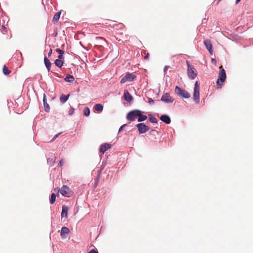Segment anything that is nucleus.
Segmentation results:
<instances>
[{"label":"nucleus","instance_id":"f257e3e1","mask_svg":"<svg viewBox=\"0 0 253 253\" xmlns=\"http://www.w3.org/2000/svg\"><path fill=\"white\" fill-rule=\"evenodd\" d=\"M220 71L218 73V79L216 81V84L218 88H221L222 84L225 82L226 79V75L225 70L223 68L222 66L219 67Z\"/></svg>","mask_w":253,"mask_h":253},{"label":"nucleus","instance_id":"f03ea898","mask_svg":"<svg viewBox=\"0 0 253 253\" xmlns=\"http://www.w3.org/2000/svg\"><path fill=\"white\" fill-rule=\"evenodd\" d=\"M54 191L57 192V196H59V192H60L61 194L63 195V196L67 197H71L73 195V192L71 190V189L68 187L66 185H63L61 189H60L59 188H55L54 189Z\"/></svg>","mask_w":253,"mask_h":253},{"label":"nucleus","instance_id":"7ed1b4c3","mask_svg":"<svg viewBox=\"0 0 253 253\" xmlns=\"http://www.w3.org/2000/svg\"><path fill=\"white\" fill-rule=\"evenodd\" d=\"M193 99L197 103L200 102V84L196 81L194 88Z\"/></svg>","mask_w":253,"mask_h":253},{"label":"nucleus","instance_id":"20e7f679","mask_svg":"<svg viewBox=\"0 0 253 253\" xmlns=\"http://www.w3.org/2000/svg\"><path fill=\"white\" fill-rule=\"evenodd\" d=\"M186 63L188 66L187 69V74L189 78L193 80L196 78L197 74L196 73V71L194 69V67L190 65L189 62L188 61H186Z\"/></svg>","mask_w":253,"mask_h":253},{"label":"nucleus","instance_id":"39448f33","mask_svg":"<svg viewBox=\"0 0 253 253\" xmlns=\"http://www.w3.org/2000/svg\"><path fill=\"white\" fill-rule=\"evenodd\" d=\"M175 92L179 96L184 98H189L190 97V94L185 90L181 89L179 87L176 86L175 88Z\"/></svg>","mask_w":253,"mask_h":253},{"label":"nucleus","instance_id":"423d86ee","mask_svg":"<svg viewBox=\"0 0 253 253\" xmlns=\"http://www.w3.org/2000/svg\"><path fill=\"white\" fill-rule=\"evenodd\" d=\"M136 76L132 73H127L124 77H123L121 80V84H124L126 82H132L135 78Z\"/></svg>","mask_w":253,"mask_h":253},{"label":"nucleus","instance_id":"0eeeda50","mask_svg":"<svg viewBox=\"0 0 253 253\" xmlns=\"http://www.w3.org/2000/svg\"><path fill=\"white\" fill-rule=\"evenodd\" d=\"M139 114H140V110H133L132 111H130V112H129L127 114V115L126 116V119L130 121H133L137 117H138V116Z\"/></svg>","mask_w":253,"mask_h":253},{"label":"nucleus","instance_id":"6e6552de","mask_svg":"<svg viewBox=\"0 0 253 253\" xmlns=\"http://www.w3.org/2000/svg\"><path fill=\"white\" fill-rule=\"evenodd\" d=\"M139 133L142 134L146 132L149 129V127L145 125L144 123H140L136 125Z\"/></svg>","mask_w":253,"mask_h":253},{"label":"nucleus","instance_id":"1a4fd4ad","mask_svg":"<svg viewBox=\"0 0 253 253\" xmlns=\"http://www.w3.org/2000/svg\"><path fill=\"white\" fill-rule=\"evenodd\" d=\"M161 100L163 102L169 103L172 102L174 99L170 96L169 93H165L162 95Z\"/></svg>","mask_w":253,"mask_h":253},{"label":"nucleus","instance_id":"9d476101","mask_svg":"<svg viewBox=\"0 0 253 253\" xmlns=\"http://www.w3.org/2000/svg\"><path fill=\"white\" fill-rule=\"evenodd\" d=\"M111 147V144L109 143H104L101 145L100 148L99 149V152L102 154H104V153L109 149Z\"/></svg>","mask_w":253,"mask_h":253},{"label":"nucleus","instance_id":"9b49d317","mask_svg":"<svg viewBox=\"0 0 253 253\" xmlns=\"http://www.w3.org/2000/svg\"><path fill=\"white\" fill-rule=\"evenodd\" d=\"M204 44L206 46L207 49L209 50V52L211 55L212 54V45L211 41L209 40H206L204 41Z\"/></svg>","mask_w":253,"mask_h":253},{"label":"nucleus","instance_id":"f8f14e48","mask_svg":"<svg viewBox=\"0 0 253 253\" xmlns=\"http://www.w3.org/2000/svg\"><path fill=\"white\" fill-rule=\"evenodd\" d=\"M70 232L69 229L67 227H63L61 230L60 235L62 238H66V235L68 234Z\"/></svg>","mask_w":253,"mask_h":253},{"label":"nucleus","instance_id":"ddd939ff","mask_svg":"<svg viewBox=\"0 0 253 253\" xmlns=\"http://www.w3.org/2000/svg\"><path fill=\"white\" fill-rule=\"evenodd\" d=\"M160 120L167 124H170L171 122L169 117L167 115H162L160 117Z\"/></svg>","mask_w":253,"mask_h":253},{"label":"nucleus","instance_id":"4468645a","mask_svg":"<svg viewBox=\"0 0 253 253\" xmlns=\"http://www.w3.org/2000/svg\"><path fill=\"white\" fill-rule=\"evenodd\" d=\"M124 98V99L127 102H130L133 99L132 96L129 94L127 90H125Z\"/></svg>","mask_w":253,"mask_h":253},{"label":"nucleus","instance_id":"2eb2a0df","mask_svg":"<svg viewBox=\"0 0 253 253\" xmlns=\"http://www.w3.org/2000/svg\"><path fill=\"white\" fill-rule=\"evenodd\" d=\"M68 211V208L65 205L63 206L61 212V217H66L67 216Z\"/></svg>","mask_w":253,"mask_h":253},{"label":"nucleus","instance_id":"dca6fc26","mask_svg":"<svg viewBox=\"0 0 253 253\" xmlns=\"http://www.w3.org/2000/svg\"><path fill=\"white\" fill-rule=\"evenodd\" d=\"M43 102L45 111L47 112H49L50 108L48 104L46 102V96L45 94H44L43 95Z\"/></svg>","mask_w":253,"mask_h":253},{"label":"nucleus","instance_id":"f3484780","mask_svg":"<svg viewBox=\"0 0 253 253\" xmlns=\"http://www.w3.org/2000/svg\"><path fill=\"white\" fill-rule=\"evenodd\" d=\"M44 62L48 71H49L50 70L51 64L46 57H44Z\"/></svg>","mask_w":253,"mask_h":253},{"label":"nucleus","instance_id":"a211bd4d","mask_svg":"<svg viewBox=\"0 0 253 253\" xmlns=\"http://www.w3.org/2000/svg\"><path fill=\"white\" fill-rule=\"evenodd\" d=\"M61 13V11H59V12H56L54 14L53 19H52V21L54 23H56L58 21V20L60 18V17Z\"/></svg>","mask_w":253,"mask_h":253},{"label":"nucleus","instance_id":"6ab92c4d","mask_svg":"<svg viewBox=\"0 0 253 253\" xmlns=\"http://www.w3.org/2000/svg\"><path fill=\"white\" fill-rule=\"evenodd\" d=\"M94 109L98 112H102L103 109V106L101 104H96L94 106Z\"/></svg>","mask_w":253,"mask_h":253},{"label":"nucleus","instance_id":"aec40b11","mask_svg":"<svg viewBox=\"0 0 253 253\" xmlns=\"http://www.w3.org/2000/svg\"><path fill=\"white\" fill-rule=\"evenodd\" d=\"M64 80L67 82L73 83L75 79L72 75H68Z\"/></svg>","mask_w":253,"mask_h":253},{"label":"nucleus","instance_id":"412c9836","mask_svg":"<svg viewBox=\"0 0 253 253\" xmlns=\"http://www.w3.org/2000/svg\"><path fill=\"white\" fill-rule=\"evenodd\" d=\"M147 117L146 115L141 114V112L140 111V114L138 116V121L142 122L146 120Z\"/></svg>","mask_w":253,"mask_h":253},{"label":"nucleus","instance_id":"4be33fe9","mask_svg":"<svg viewBox=\"0 0 253 253\" xmlns=\"http://www.w3.org/2000/svg\"><path fill=\"white\" fill-rule=\"evenodd\" d=\"M69 97V95H61L60 97V102L63 103H65L68 99Z\"/></svg>","mask_w":253,"mask_h":253},{"label":"nucleus","instance_id":"5701e85b","mask_svg":"<svg viewBox=\"0 0 253 253\" xmlns=\"http://www.w3.org/2000/svg\"><path fill=\"white\" fill-rule=\"evenodd\" d=\"M55 64L58 67L61 68L63 64V61L62 60H60L59 59H57L55 61Z\"/></svg>","mask_w":253,"mask_h":253},{"label":"nucleus","instance_id":"b1692460","mask_svg":"<svg viewBox=\"0 0 253 253\" xmlns=\"http://www.w3.org/2000/svg\"><path fill=\"white\" fill-rule=\"evenodd\" d=\"M2 71H3V74L5 75H8L11 72V71L8 70L7 67L6 66V65L3 66Z\"/></svg>","mask_w":253,"mask_h":253},{"label":"nucleus","instance_id":"393cba45","mask_svg":"<svg viewBox=\"0 0 253 253\" xmlns=\"http://www.w3.org/2000/svg\"><path fill=\"white\" fill-rule=\"evenodd\" d=\"M56 195L54 193H52L51 195V198L50 199V202L51 204H53L56 200Z\"/></svg>","mask_w":253,"mask_h":253},{"label":"nucleus","instance_id":"a878e982","mask_svg":"<svg viewBox=\"0 0 253 253\" xmlns=\"http://www.w3.org/2000/svg\"><path fill=\"white\" fill-rule=\"evenodd\" d=\"M90 114V110L88 107H85L84 109V115L85 116H88Z\"/></svg>","mask_w":253,"mask_h":253},{"label":"nucleus","instance_id":"bb28decb","mask_svg":"<svg viewBox=\"0 0 253 253\" xmlns=\"http://www.w3.org/2000/svg\"><path fill=\"white\" fill-rule=\"evenodd\" d=\"M149 120L152 123H157V119L152 116H150Z\"/></svg>","mask_w":253,"mask_h":253},{"label":"nucleus","instance_id":"cd10ccee","mask_svg":"<svg viewBox=\"0 0 253 253\" xmlns=\"http://www.w3.org/2000/svg\"><path fill=\"white\" fill-rule=\"evenodd\" d=\"M56 51L59 54V55L64 54V51L63 50H61L59 48H57L56 49Z\"/></svg>","mask_w":253,"mask_h":253},{"label":"nucleus","instance_id":"c85d7f7f","mask_svg":"<svg viewBox=\"0 0 253 253\" xmlns=\"http://www.w3.org/2000/svg\"><path fill=\"white\" fill-rule=\"evenodd\" d=\"M148 102L149 104H152L154 103V100L153 99H152L151 98L148 97Z\"/></svg>","mask_w":253,"mask_h":253},{"label":"nucleus","instance_id":"c756f323","mask_svg":"<svg viewBox=\"0 0 253 253\" xmlns=\"http://www.w3.org/2000/svg\"><path fill=\"white\" fill-rule=\"evenodd\" d=\"M64 165V161L63 160H61L58 165L59 167H62Z\"/></svg>","mask_w":253,"mask_h":253},{"label":"nucleus","instance_id":"7c9ffc66","mask_svg":"<svg viewBox=\"0 0 253 253\" xmlns=\"http://www.w3.org/2000/svg\"><path fill=\"white\" fill-rule=\"evenodd\" d=\"M88 253H98V252L94 249L91 250Z\"/></svg>","mask_w":253,"mask_h":253},{"label":"nucleus","instance_id":"2f4dec72","mask_svg":"<svg viewBox=\"0 0 253 253\" xmlns=\"http://www.w3.org/2000/svg\"><path fill=\"white\" fill-rule=\"evenodd\" d=\"M101 171H102V169H100L98 171V173H97V179L99 178V177H100V175L101 173Z\"/></svg>","mask_w":253,"mask_h":253},{"label":"nucleus","instance_id":"473e14b6","mask_svg":"<svg viewBox=\"0 0 253 253\" xmlns=\"http://www.w3.org/2000/svg\"><path fill=\"white\" fill-rule=\"evenodd\" d=\"M52 49L50 48V50H49V52L48 53V57H50L51 56V55L52 54Z\"/></svg>","mask_w":253,"mask_h":253},{"label":"nucleus","instance_id":"72a5a7b5","mask_svg":"<svg viewBox=\"0 0 253 253\" xmlns=\"http://www.w3.org/2000/svg\"><path fill=\"white\" fill-rule=\"evenodd\" d=\"M149 53H147L146 54V55L144 56V58L145 59H148L149 58Z\"/></svg>","mask_w":253,"mask_h":253},{"label":"nucleus","instance_id":"f704fd0d","mask_svg":"<svg viewBox=\"0 0 253 253\" xmlns=\"http://www.w3.org/2000/svg\"><path fill=\"white\" fill-rule=\"evenodd\" d=\"M58 59H59L60 60H61L63 58V54H61V55H59L58 57Z\"/></svg>","mask_w":253,"mask_h":253},{"label":"nucleus","instance_id":"c9c22d12","mask_svg":"<svg viewBox=\"0 0 253 253\" xmlns=\"http://www.w3.org/2000/svg\"><path fill=\"white\" fill-rule=\"evenodd\" d=\"M74 113V110L73 109H72L71 110L69 111V114L70 115H72Z\"/></svg>","mask_w":253,"mask_h":253},{"label":"nucleus","instance_id":"e433bc0d","mask_svg":"<svg viewBox=\"0 0 253 253\" xmlns=\"http://www.w3.org/2000/svg\"><path fill=\"white\" fill-rule=\"evenodd\" d=\"M60 134V133H58V134H56V135L54 136V137H53V139H52V140H54L55 139H56V138H57V136H58Z\"/></svg>","mask_w":253,"mask_h":253},{"label":"nucleus","instance_id":"4c0bfd02","mask_svg":"<svg viewBox=\"0 0 253 253\" xmlns=\"http://www.w3.org/2000/svg\"><path fill=\"white\" fill-rule=\"evenodd\" d=\"M124 126H125V125H123L122 126H121V127H120V129H119V131H120L122 129L123 127Z\"/></svg>","mask_w":253,"mask_h":253},{"label":"nucleus","instance_id":"58836bf2","mask_svg":"<svg viewBox=\"0 0 253 253\" xmlns=\"http://www.w3.org/2000/svg\"><path fill=\"white\" fill-rule=\"evenodd\" d=\"M240 1H241V0H236V3L237 4V3H238Z\"/></svg>","mask_w":253,"mask_h":253},{"label":"nucleus","instance_id":"ea45409f","mask_svg":"<svg viewBox=\"0 0 253 253\" xmlns=\"http://www.w3.org/2000/svg\"><path fill=\"white\" fill-rule=\"evenodd\" d=\"M168 66H166V67H165V68L164 70H165L166 69H167V68H168Z\"/></svg>","mask_w":253,"mask_h":253}]
</instances>
